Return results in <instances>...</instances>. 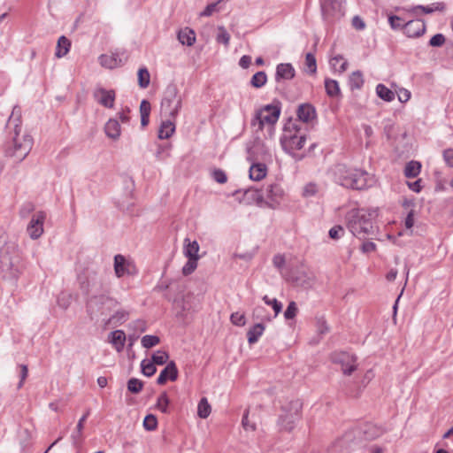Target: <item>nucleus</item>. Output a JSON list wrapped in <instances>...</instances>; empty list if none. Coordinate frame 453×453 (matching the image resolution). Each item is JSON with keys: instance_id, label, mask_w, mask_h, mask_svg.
I'll list each match as a JSON object with an SVG mask.
<instances>
[{"instance_id": "f257e3e1", "label": "nucleus", "mask_w": 453, "mask_h": 453, "mask_svg": "<svg viewBox=\"0 0 453 453\" xmlns=\"http://www.w3.org/2000/svg\"><path fill=\"white\" fill-rule=\"evenodd\" d=\"M6 129L12 134V143L5 150L8 157L17 163L23 161L31 151L34 144L32 135L22 127L21 108L15 105L6 123Z\"/></svg>"}, {"instance_id": "f03ea898", "label": "nucleus", "mask_w": 453, "mask_h": 453, "mask_svg": "<svg viewBox=\"0 0 453 453\" xmlns=\"http://www.w3.org/2000/svg\"><path fill=\"white\" fill-rule=\"evenodd\" d=\"M334 174L335 181L348 188L362 190L372 186L374 183L373 176L368 172L362 169L350 168L343 164H338L334 166Z\"/></svg>"}, {"instance_id": "7ed1b4c3", "label": "nucleus", "mask_w": 453, "mask_h": 453, "mask_svg": "<svg viewBox=\"0 0 453 453\" xmlns=\"http://www.w3.org/2000/svg\"><path fill=\"white\" fill-rule=\"evenodd\" d=\"M377 216L376 210L358 209L350 214L348 227L353 235L365 238L375 233L373 219Z\"/></svg>"}, {"instance_id": "20e7f679", "label": "nucleus", "mask_w": 453, "mask_h": 453, "mask_svg": "<svg viewBox=\"0 0 453 453\" xmlns=\"http://www.w3.org/2000/svg\"><path fill=\"white\" fill-rule=\"evenodd\" d=\"M306 142V134L301 131L296 121L289 119L284 126V134L281 138L282 146L287 151L300 150Z\"/></svg>"}, {"instance_id": "39448f33", "label": "nucleus", "mask_w": 453, "mask_h": 453, "mask_svg": "<svg viewBox=\"0 0 453 453\" xmlns=\"http://www.w3.org/2000/svg\"><path fill=\"white\" fill-rule=\"evenodd\" d=\"M118 306V302L107 296H94L87 303V311L91 319L106 317Z\"/></svg>"}, {"instance_id": "423d86ee", "label": "nucleus", "mask_w": 453, "mask_h": 453, "mask_svg": "<svg viewBox=\"0 0 453 453\" xmlns=\"http://www.w3.org/2000/svg\"><path fill=\"white\" fill-rule=\"evenodd\" d=\"M182 107V98L178 93V88L174 84L166 87L164 97L161 101V113L175 119Z\"/></svg>"}, {"instance_id": "0eeeda50", "label": "nucleus", "mask_w": 453, "mask_h": 453, "mask_svg": "<svg viewBox=\"0 0 453 453\" xmlns=\"http://www.w3.org/2000/svg\"><path fill=\"white\" fill-rule=\"evenodd\" d=\"M303 403L299 399L292 400L288 404L282 406V413L279 418V425L281 428L291 431L297 420L301 417Z\"/></svg>"}, {"instance_id": "6e6552de", "label": "nucleus", "mask_w": 453, "mask_h": 453, "mask_svg": "<svg viewBox=\"0 0 453 453\" xmlns=\"http://www.w3.org/2000/svg\"><path fill=\"white\" fill-rule=\"evenodd\" d=\"M280 114V108L279 106L268 104L256 111L250 124L253 127H257V131H261L265 124L274 125L278 121Z\"/></svg>"}, {"instance_id": "1a4fd4ad", "label": "nucleus", "mask_w": 453, "mask_h": 453, "mask_svg": "<svg viewBox=\"0 0 453 453\" xmlns=\"http://www.w3.org/2000/svg\"><path fill=\"white\" fill-rule=\"evenodd\" d=\"M333 363L340 365L344 375H350L357 370V357L348 352H334L331 355Z\"/></svg>"}, {"instance_id": "9d476101", "label": "nucleus", "mask_w": 453, "mask_h": 453, "mask_svg": "<svg viewBox=\"0 0 453 453\" xmlns=\"http://www.w3.org/2000/svg\"><path fill=\"white\" fill-rule=\"evenodd\" d=\"M345 0H326L321 4L322 14L326 20L340 19L345 12Z\"/></svg>"}, {"instance_id": "9b49d317", "label": "nucleus", "mask_w": 453, "mask_h": 453, "mask_svg": "<svg viewBox=\"0 0 453 453\" xmlns=\"http://www.w3.org/2000/svg\"><path fill=\"white\" fill-rule=\"evenodd\" d=\"M114 271L118 278L125 275L134 276L138 273L135 264L120 254L114 257Z\"/></svg>"}, {"instance_id": "f8f14e48", "label": "nucleus", "mask_w": 453, "mask_h": 453, "mask_svg": "<svg viewBox=\"0 0 453 453\" xmlns=\"http://www.w3.org/2000/svg\"><path fill=\"white\" fill-rule=\"evenodd\" d=\"M46 213L42 211L35 213L29 221L27 232L31 239L36 240L43 234V224Z\"/></svg>"}, {"instance_id": "ddd939ff", "label": "nucleus", "mask_w": 453, "mask_h": 453, "mask_svg": "<svg viewBox=\"0 0 453 453\" xmlns=\"http://www.w3.org/2000/svg\"><path fill=\"white\" fill-rule=\"evenodd\" d=\"M93 96L95 100L104 107L109 109L113 108L116 96L114 90H106L104 88H98L95 89Z\"/></svg>"}, {"instance_id": "4468645a", "label": "nucleus", "mask_w": 453, "mask_h": 453, "mask_svg": "<svg viewBox=\"0 0 453 453\" xmlns=\"http://www.w3.org/2000/svg\"><path fill=\"white\" fill-rule=\"evenodd\" d=\"M426 32V23L423 19H417L404 23L403 33L411 38L419 37Z\"/></svg>"}, {"instance_id": "2eb2a0df", "label": "nucleus", "mask_w": 453, "mask_h": 453, "mask_svg": "<svg viewBox=\"0 0 453 453\" xmlns=\"http://www.w3.org/2000/svg\"><path fill=\"white\" fill-rule=\"evenodd\" d=\"M178 378V369L174 361H170L166 366L161 371L157 377V383L158 385H164L170 380L175 381Z\"/></svg>"}, {"instance_id": "dca6fc26", "label": "nucleus", "mask_w": 453, "mask_h": 453, "mask_svg": "<svg viewBox=\"0 0 453 453\" xmlns=\"http://www.w3.org/2000/svg\"><path fill=\"white\" fill-rule=\"evenodd\" d=\"M296 72L293 65L289 63H280L276 66L275 81L280 82L282 80H292Z\"/></svg>"}, {"instance_id": "f3484780", "label": "nucleus", "mask_w": 453, "mask_h": 453, "mask_svg": "<svg viewBox=\"0 0 453 453\" xmlns=\"http://www.w3.org/2000/svg\"><path fill=\"white\" fill-rule=\"evenodd\" d=\"M296 114L300 121L308 123L315 119L316 111L311 104H303L298 106Z\"/></svg>"}, {"instance_id": "a211bd4d", "label": "nucleus", "mask_w": 453, "mask_h": 453, "mask_svg": "<svg viewBox=\"0 0 453 453\" xmlns=\"http://www.w3.org/2000/svg\"><path fill=\"white\" fill-rule=\"evenodd\" d=\"M129 313L125 310H117L107 319L104 318L103 321L105 326L109 325H120L127 320Z\"/></svg>"}, {"instance_id": "6ab92c4d", "label": "nucleus", "mask_w": 453, "mask_h": 453, "mask_svg": "<svg viewBox=\"0 0 453 453\" xmlns=\"http://www.w3.org/2000/svg\"><path fill=\"white\" fill-rule=\"evenodd\" d=\"M177 38L182 45L192 46L196 42V33L193 29L186 27L179 30Z\"/></svg>"}, {"instance_id": "aec40b11", "label": "nucleus", "mask_w": 453, "mask_h": 453, "mask_svg": "<svg viewBox=\"0 0 453 453\" xmlns=\"http://www.w3.org/2000/svg\"><path fill=\"white\" fill-rule=\"evenodd\" d=\"M265 195L273 203H279L284 196V190L279 183H273L267 186Z\"/></svg>"}, {"instance_id": "412c9836", "label": "nucleus", "mask_w": 453, "mask_h": 453, "mask_svg": "<svg viewBox=\"0 0 453 453\" xmlns=\"http://www.w3.org/2000/svg\"><path fill=\"white\" fill-rule=\"evenodd\" d=\"M109 342L118 352H121L125 346L126 334L123 330H115L109 334Z\"/></svg>"}, {"instance_id": "4be33fe9", "label": "nucleus", "mask_w": 453, "mask_h": 453, "mask_svg": "<svg viewBox=\"0 0 453 453\" xmlns=\"http://www.w3.org/2000/svg\"><path fill=\"white\" fill-rule=\"evenodd\" d=\"M364 438L368 441L374 440L383 434L382 427L374 424H365L362 428Z\"/></svg>"}, {"instance_id": "5701e85b", "label": "nucleus", "mask_w": 453, "mask_h": 453, "mask_svg": "<svg viewBox=\"0 0 453 453\" xmlns=\"http://www.w3.org/2000/svg\"><path fill=\"white\" fill-rule=\"evenodd\" d=\"M267 167L263 163L253 164L250 168V178L259 181L266 176Z\"/></svg>"}, {"instance_id": "b1692460", "label": "nucleus", "mask_w": 453, "mask_h": 453, "mask_svg": "<svg viewBox=\"0 0 453 453\" xmlns=\"http://www.w3.org/2000/svg\"><path fill=\"white\" fill-rule=\"evenodd\" d=\"M199 244L196 241L190 242L189 239L184 240V250L183 253L188 258L199 259Z\"/></svg>"}, {"instance_id": "393cba45", "label": "nucleus", "mask_w": 453, "mask_h": 453, "mask_svg": "<svg viewBox=\"0 0 453 453\" xmlns=\"http://www.w3.org/2000/svg\"><path fill=\"white\" fill-rule=\"evenodd\" d=\"M105 134L111 139H118L120 135V125L116 119H109L104 127Z\"/></svg>"}, {"instance_id": "a878e982", "label": "nucleus", "mask_w": 453, "mask_h": 453, "mask_svg": "<svg viewBox=\"0 0 453 453\" xmlns=\"http://www.w3.org/2000/svg\"><path fill=\"white\" fill-rule=\"evenodd\" d=\"M173 119H169L162 122L158 130L159 139H168L175 131V125Z\"/></svg>"}, {"instance_id": "bb28decb", "label": "nucleus", "mask_w": 453, "mask_h": 453, "mask_svg": "<svg viewBox=\"0 0 453 453\" xmlns=\"http://www.w3.org/2000/svg\"><path fill=\"white\" fill-rule=\"evenodd\" d=\"M99 63L104 67L113 69L120 65L121 60L118 58V55L103 54L99 57Z\"/></svg>"}, {"instance_id": "cd10ccee", "label": "nucleus", "mask_w": 453, "mask_h": 453, "mask_svg": "<svg viewBox=\"0 0 453 453\" xmlns=\"http://www.w3.org/2000/svg\"><path fill=\"white\" fill-rule=\"evenodd\" d=\"M265 331V326L263 323L255 324L247 333L248 342L250 344L256 343L259 337L263 334Z\"/></svg>"}, {"instance_id": "c85d7f7f", "label": "nucleus", "mask_w": 453, "mask_h": 453, "mask_svg": "<svg viewBox=\"0 0 453 453\" xmlns=\"http://www.w3.org/2000/svg\"><path fill=\"white\" fill-rule=\"evenodd\" d=\"M88 415L89 411H87L85 414L79 419L78 424L76 426V430L72 434L73 442L75 446L78 445L81 440L84 423L86 422Z\"/></svg>"}, {"instance_id": "c756f323", "label": "nucleus", "mask_w": 453, "mask_h": 453, "mask_svg": "<svg viewBox=\"0 0 453 453\" xmlns=\"http://www.w3.org/2000/svg\"><path fill=\"white\" fill-rule=\"evenodd\" d=\"M352 433L344 434L341 439L337 440L334 447L340 449V453H349L350 443L353 441Z\"/></svg>"}, {"instance_id": "7c9ffc66", "label": "nucleus", "mask_w": 453, "mask_h": 453, "mask_svg": "<svg viewBox=\"0 0 453 453\" xmlns=\"http://www.w3.org/2000/svg\"><path fill=\"white\" fill-rule=\"evenodd\" d=\"M364 82L363 73L360 71L353 72L349 77V86L351 90L360 89Z\"/></svg>"}, {"instance_id": "2f4dec72", "label": "nucleus", "mask_w": 453, "mask_h": 453, "mask_svg": "<svg viewBox=\"0 0 453 453\" xmlns=\"http://www.w3.org/2000/svg\"><path fill=\"white\" fill-rule=\"evenodd\" d=\"M377 96L385 102H392L395 99V92L387 88L384 84H378L376 86Z\"/></svg>"}, {"instance_id": "473e14b6", "label": "nucleus", "mask_w": 453, "mask_h": 453, "mask_svg": "<svg viewBox=\"0 0 453 453\" xmlns=\"http://www.w3.org/2000/svg\"><path fill=\"white\" fill-rule=\"evenodd\" d=\"M70 46L71 42L69 39L64 35L60 36L58 40L56 57L62 58L65 56L69 51Z\"/></svg>"}, {"instance_id": "72a5a7b5", "label": "nucleus", "mask_w": 453, "mask_h": 453, "mask_svg": "<svg viewBox=\"0 0 453 453\" xmlns=\"http://www.w3.org/2000/svg\"><path fill=\"white\" fill-rule=\"evenodd\" d=\"M325 89L328 96L335 97L341 95V89L338 81L332 79L325 80Z\"/></svg>"}, {"instance_id": "f704fd0d", "label": "nucleus", "mask_w": 453, "mask_h": 453, "mask_svg": "<svg viewBox=\"0 0 453 453\" xmlns=\"http://www.w3.org/2000/svg\"><path fill=\"white\" fill-rule=\"evenodd\" d=\"M421 170V164L418 161H410L406 164L404 168V175L407 178H415L417 177Z\"/></svg>"}, {"instance_id": "c9c22d12", "label": "nucleus", "mask_w": 453, "mask_h": 453, "mask_svg": "<svg viewBox=\"0 0 453 453\" xmlns=\"http://www.w3.org/2000/svg\"><path fill=\"white\" fill-rule=\"evenodd\" d=\"M419 9L426 14H431L434 12H444L446 9V5L442 2H436L433 3L430 5L424 6V5H418L414 8V10Z\"/></svg>"}, {"instance_id": "e433bc0d", "label": "nucleus", "mask_w": 453, "mask_h": 453, "mask_svg": "<svg viewBox=\"0 0 453 453\" xmlns=\"http://www.w3.org/2000/svg\"><path fill=\"white\" fill-rule=\"evenodd\" d=\"M138 85L141 88H146L150 82V74L147 67H141L137 73Z\"/></svg>"}, {"instance_id": "4c0bfd02", "label": "nucleus", "mask_w": 453, "mask_h": 453, "mask_svg": "<svg viewBox=\"0 0 453 453\" xmlns=\"http://www.w3.org/2000/svg\"><path fill=\"white\" fill-rule=\"evenodd\" d=\"M267 81V75L265 72H257L250 79V85L256 88H260L265 85Z\"/></svg>"}, {"instance_id": "58836bf2", "label": "nucleus", "mask_w": 453, "mask_h": 453, "mask_svg": "<svg viewBox=\"0 0 453 453\" xmlns=\"http://www.w3.org/2000/svg\"><path fill=\"white\" fill-rule=\"evenodd\" d=\"M211 408L207 399L203 397L197 407V414L201 418H206L211 413Z\"/></svg>"}, {"instance_id": "ea45409f", "label": "nucleus", "mask_w": 453, "mask_h": 453, "mask_svg": "<svg viewBox=\"0 0 453 453\" xmlns=\"http://www.w3.org/2000/svg\"><path fill=\"white\" fill-rule=\"evenodd\" d=\"M141 369L142 374L147 377H151L157 372L155 364L152 361H148L147 359H143L141 362Z\"/></svg>"}, {"instance_id": "a19ab883", "label": "nucleus", "mask_w": 453, "mask_h": 453, "mask_svg": "<svg viewBox=\"0 0 453 453\" xmlns=\"http://www.w3.org/2000/svg\"><path fill=\"white\" fill-rule=\"evenodd\" d=\"M0 265L3 270L11 271L12 273L13 271H16V261L10 258L7 255L1 256Z\"/></svg>"}, {"instance_id": "79ce46f5", "label": "nucleus", "mask_w": 453, "mask_h": 453, "mask_svg": "<svg viewBox=\"0 0 453 453\" xmlns=\"http://www.w3.org/2000/svg\"><path fill=\"white\" fill-rule=\"evenodd\" d=\"M143 383L136 378H131L127 381V390L132 394H138L142 391Z\"/></svg>"}, {"instance_id": "37998d69", "label": "nucleus", "mask_w": 453, "mask_h": 453, "mask_svg": "<svg viewBox=\"0 0 453 453\" xmlns=\"http://www.w3.org/2000/svg\"><path fill=\"white\" fill-rule=\"evenodd\" d=\"M142 346L145 349H150L156 345H157L160 342V339L157 335H144L142 338Z\"/></svg>"}, {"instance_id": "c03bdc74", "label": "nucleus", "mask_w": 453, "mask_h": 453, "mask_svg": "<svg viewBox=\"0 0 453 453\" xmlns=\"http://www.w3.org/2000/svg\"><path fill=\"white\" fill-rule=\"evenodd\" d=\"M244 195L257 203H260L264 201V194L258 189L249 188L245 190Z\"/></svg>"}, {"instance_id": "a18cd8bd", "label": "nucleus", "mask_w": 453, "mask_h": 453, "mask_svg": "<svg viewBox=\"0 0 453 453\" xmlns=\"http://www.w3.org/2000/svg\"><path fill=\"white\" fill-rule=\"evenodd\" d=\"M340 62H342V63L340 65L338 71L340 73H344L348 67V61L345 60L342 55H336V56L331 58V59H330V64L334 68H336L337 64H339Z\"/></svg>"}, {"instance_id": "49530a36", "label": "nucleus", "mask_w": 453, "mask_h": 453, "mask_svg": "<svg viewBox=\"0 0 453 453\" xmlns=\"http://www.w3.org/2000/svg\"><path fill=\"white\" fill-rule=\"evenodd\" d=\"M168 358L169 355L166 351L157 350L156 353L152 355L151 361L155 365H163L167 362Z\"/></svg>"}, {"instance_id": "de8ad7c7", "label": "nucleus", "mask_w": 453, "mask_h": 453, "mask_svg": "<svg viewBox=\"0 0 453 453\" xmlns=\"http://www.w3.org/2000/svg\"><path fill=\"white\" fill-rule=\"evenodd\" d=\"M169 403H170V400H169V397H168L166 392H163L157 398V409H159L163 413H167Z\"/></svg>"}, {"instance_id": "09e8293b", "label": "nucleus", "mask_w": 453, "mask_h": 453, "mask_svg": "<svg viewBox=\"0 0 453 453\" xmlns=\"http://www.w3.org/2000/svg\"><path fill=\"white\" fill-rule=\"evenodd\" d=\"M219 33L216 37V41L219 43H223L225 46H228L230 41V35L224 27H218Z\"/></svg>"}, {"instance_id": "8fccbe9b", "label": "nucleus", "mask_w": 453, "mask_h": 453, "mask_svg": "<svg viewBox=\"0 0 453 453\" xmlns=\"http://www.w3.org/2000/svg\"><path fill=\"white\" fill-rule=\"evenodd\" d=\"M388 22L393 30H398V29L403 30V26H404L405 22L401 17L396 16V15H390L388 17Z\"/></svg>"}, {"instance_id": "3c124183", "label": "nucleus", "mask_w": 453, "mask_h": 453, "mask_svg": "<svg viewBox=\"0 0 453 453\" xmlns=\"http://www.w3.org/2000/svg\"><path fill=\"white\" fill-rule=\"evenodd\" d=\"M143 426L148 431H153L157 426V418L152 414H148L143 419Z\"/></svg>"}, {"instance_id": "603ef678", "label": "nucleus", "mask_w": 453, "mask_h": 453, "mask_svg": "<svg viewBox=\"0 0 453 453\" xmlns=\"http://www.w3.org/2000/svg\"><path fill=\"white\" fill-rule=\"evenodd\" d=\"M198 259L188 258L187 263L182 267V273L185 276L191 274L197 267Z\"/></svg>"}, {"instance_id": "864d4df0", "label": "nucleus", "mask_w": 453, "mask_h": 453, "mask_svg": "<svg viewBox=\"0 0 453 453\" xmlns=\"http://www.w3.org/2000/svg\"><path fill=\"white\" fill-rule=\"evenodd\" d=\"M305 64L308 69V73L314 74L317 72L316 58L312 53L306 54Z\"/></svg>"}, {"instance_id": "5fc2aeb1", "label": "nucleus", "mask_w": 453, "mask_h": 453, "mask_svg": "<svg viewBox=\"0 0 453 453\" xmlns=\"http://www.w3.org/2000/svg\"><path fill=\"white\" fill-rule=\"evenodd\" d=\"M263 301L267 304V305H272L274 312H275V316L278 315L281 310H282V304L280 302H279L277 299H270L267 296H265L263 297Z\"/></svg>"}, {"instance_id": "6e6d98bb", "label": "nucleus", "mask_w": 453, "mask_h": 453, "mask_svg": "<svg viewBox=\"0 0 453 453\" xmlns=\"http://www.w3.org/2000/svg\"><path fill=\"white\" fill-rule=\"evenodd\" d=\"M297 313V306L295 302H290L284 312V317L286 319H292L296 316Z\"/></svg>"}, {"instance_id": "4d7b16f0", "label": "nucleus", "mask_w": 453, "mask_h": 453, "mask_svg": "<svg viewBox=\"0 0 453 453\" xmlns=\"http://www.w3.org/2000/svg\"><path fill=\"white\" fill-rule=\"evenodd\" d=\"M230 320L231 322L234 325V326H242L245 325L246 323V319H245V316L244 314L242 313H240V312H234L231 315L230 317Z\"/></svg>"}, {"instance_id": "13d9d810", "label": "nucleus", "mask_w": 453, "mask_h": 453, "mask_svg": "<svg viewBox=\"0 0 453 453\" xmlns=\"http://www.w3.org/2000/svg\"><path fill=\"white\" fill-rule=\"evenodd\" d=\"M344 232L342 226H334L329 230L328 234L331 239L338 240L344 234Z\"/></svg>"}, {"instance_id": "bf43d9fd", "label": "nucleus", "mask_w": 453, "mask_h": 453, "mask_svg": "<svg viewBox=\"0 0 453 453\" xmlns=\"http://www.w3.org/2000/svg\"><path fill=\"white\" fill-rule=\"evenodd\" d=\"M445 36L442 34H436L429 41L432 47H441L445 43Z\"/></svg>"}, {"instance_id": "052dcab7", "label": "nucleus", "mask_w": 453, "mask_h": 453, "mask_svg": "<svg viewBox=\"0 0 453 453\" xmlns=\"http://www.w3.org/2000/svg\"><path fill=\"white\" fill-rule=\"evenodd\" d=\"M212 177L215 181L220 184H224L227 181V177L226 173L221 169H215L212 172Z\"/></svg>"}, {"instance_id": "680f3d73", "label": "nucleus", "mask_w": 453, "mask_h": 453, "mask_svg": "<svg viewBox=\"0 0 453 453\" xmlns=\"http://www.w3.org/2000/svg\"><path fill=\"white\" fill-rule=\"evenodd\" d=\"M35 210V205L32 203H25L20 210H19V215L21 218L25 219L27 218L32 211Z\"/></svg>"}, {"instance_id": "e2e57ef3", "label": "nucleus", "mask_w": 453, "mask_h": 453, "mask_svg": "<svg viewBox=\"0 0 453 453\" xmlns=\"http://www.w3.org/2000/svg\"><path fill=\"white\" fill-rule=\"evenodd\" d=\"M221 2V0H219L218 2L209 4L205 9L201 12L202 16L209 17L211 16L214 12L218 11V4Z\"/></svg>"}, {"instance_id": "0e129e2a", "label": "nucleus", "mask_w": 453, "mask_h": 453, "mask_svg": "<svg viewBox=\"0 0 453 453\" xmlns=\"http://www.w3.org/2000/svg\"><path fill=\"white\" fill-rule=\"evenodd\" d=\"M242 425L243 426V428L245 430H251V431H254L256 429V426L254 423L250 424V420H249V411L246 410L244 414H243V417H242Z\"/></svg>"}, {"instance_id": "69168bd1", "label": "nucleus", "mask_w": 453, "mask_h": 453, "mask_svg": "<svg viewBox=\"0 0 453 453\" xmlns=\"http://www.w3.org/2000/svg\"><path fill=\"white\" fill-rule=\"evenodd\" d=\"M58 304L65 310L67 309L70 304V296L66 294H61L58 297Z\"/></svg>"}, {"instance_id": "338daca9", "label": "nucleus", "mask_w": 453, "mask_h": 453, "mask_svg": "<svg viewBox=\"0 0 453 453\" xmlns=\"http://www.w3.org/2000/svg\"><path fill=\"white\" fill-rule=\"evenodd\" d=\"M318 332L320 334H324L329 331L326 321L323 318H319L317 320Z\"/></svg>"}, {"instance_id": "774afa93", "label": "nucleus", "mask_w": 453, "mask_h": 453, "mask_svg": "<svg viewBox=\"0 0 453 453\" xmlns=\"http://www.w3.org/2000/svg\"><path fill=\"white\" fill-rule=\"evenodd\" d=\"M443 158L449 166L453 167V149L445 150Z\"/></svg>"}]
</instances>
